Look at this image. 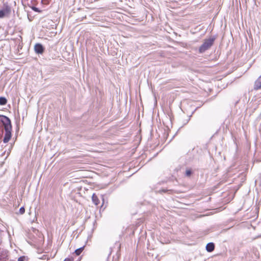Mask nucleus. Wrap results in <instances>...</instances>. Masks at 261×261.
Returning <instances> with one entry per match:
<instances>
[{"label": "nucleus", "instance_id": "obj_16", "mask_svg": "<svg viewBox=\"0 0 261 261\" xmlns=\"http://www.w3.org/2000/svg\"><path fill=\"white\" fill-rule=\"evenodd\" d=\"M120 15V14L119 13H118L117 15L115 14V18H120V17L119 16Z\"/></svg>", "mask_w": 261, "mask_h": 261}, {"label": "nucleus", "instance_id": "obj_1", "mask_svg": "<svg viewBox=\"0 0 261 261\" xmlns=\"http://www.w3.org/2000/svg\"><path fill=\"white\" fill-rule=\"evenodd\" d=\"M215 40V37L210 38L207 39H205L203 44L199 48V53L202 54L206 50H208L213 45L214 41Z\"/></svg>", "mask_w": 261, "mask_h": 261}, {"label": "nucleus", "instance_id": "obj_5", "mask_svg": "<svg viewBox=\"0 0 261 261\" xmlns=\"http://www.w3.org/2000/svg\"><path fill=\"white\" fill-rule=\"evenodd\" d=\"M35 51L37 54H42L43 52V47L41 44H36L34 47Z\"/></svg>", "mask_w": 261, "mask_h": 261}, {"label": "nucleus", "instance_id": "obj_13", "mask_svg": "<svg viewBox=\"0 0 261 261\" xmlns=\"http://www.w3.org/2000/svg\"><path fill=\"white\" fill-rule=\"evenodd\" d=\"M24 212H25L24 208L23 207H20L19 210V214L22 215V214H24Z\"/></svg>", "mask_w": 261, "mask_h": 261}, {"label": "nucleus", "instance_id": "obj_3", "mask_svg": "<svg viewBox=\"0 0 261 261\" xmlns=\"http://www.w3.org/2000/svg\"><path fill=\"white\" fill-rule=\"evenodd\" d=\"M253 89L255 90H258L261 89V75L255 81Z\"/></svg>", "mask_w": 261, "mask_h": 261}, {"label": "nucleus", "instance_id": "obj_17", "mask_svg": "<svg viewBox=\"0 0 261 261\" xmlns=\"http://www.w3.org/2000/svg\"><path fill=\"white\" fill-rule=\"evenodd\" d=\"M64 261H70V260L69 258H66Z\"/></svg>", "mask_w": 261, "mask_h": 261}, {"label": "nucleus", "instance_id": "obj_19", "mask_svg": "<svg viewBox=\"0 0 261 261\" xmlns=\"http://www.w3.org/2000/svg\"><path fill=\"white\" fill-rule=\"evenodd\" d=\"M120 2H122V0H119Z\"/></svg>", "mask_w": 261, "mask_h": 261}, {"label": "nucleus", "instance_id": "obj_9", "mask_svg": "<svg viewBox=\"0 0 261 261\" xmlns=\"http://www.w3.org/2000/svg\"><path fill=\"white\" fill-rule=\"evenodd\" d=\"M7 100L5 97H0V105H5L7 103Z\"/></svg>", "mask_w": 261, "mask_h": 261}, {"label": "nucleus", "instance_id": "obj_8", "mask_svg": "<svg viewBox=\"0 0 261 261\" xmlns=\"http://www.w3.org/2000/svg\"><path fill=\"white\" fill-rule=\"evenodd\" d=\"M92 199L93 202L95 205H98L99 203V200L97 196L95 194H93L92 197Z\"/></svg>", "mask_w": 261, "mask_h": 261}, {"label": "nucleus", "instance_id": "obj_4", "mask_svg": "<svg viewBox=\"0 0 261 261\" xmlns=\"http://www.w3.org/2000/svg\"><path fill=\"white\" fill-rule=\"evenodd\" d=\"M11 129H7L5 130V135L4 138L3 139V141L4 143H7L10 140L11 137Z\"/></svg>", "mask_w": 261, "mask_h": 261}, {"label": "nucleus", "instance_id": "obj_15", "mask_svg": "<svg viewBox=\"0 0 261 261\" xmlns=\"http://www.w3.org/2000/svg\"><path fill=\"white\" fill-rule=\"evenodd\" d=\"M167 191V190L163 189V190H160V191H159V192H160V193H161V192L165 193V192H166Z\"/></svg>", "mask_w": 261, "mask_h": 261}, {"label": "nucleus", "instance_id": "obj_2", "mask_svg": "<svg viewBox=\"0 0 261 261\" xmlns=\"http://www.w3.org/2000/svg\"><path fill=\"white\" fill-rule=\"evenodd\" d=\"M0 120L5 126V129H11L12 126L10 120L5 116H1Z\"/></svg>", "mask_w": 261, "mask_h": 261}, {"label": "nucleus", "instance_id": "obj_7", "mask_svg": "<svg viewBox=\"0 0 261 261\" xmlns=\"http://www.w3.org/2000/svg\"><path fill=\"white\" fill-rule=\"evenodd\" d=\"M10 9L9 7H7L4 10H0V18H3L6 14L10 13Z\"/></svg>", "mask_w": 261, "mask_h": 261}, {"label": "nucleus", "instance_id": "obj_10", "mask_svg": "<svg viewBox=\"0 0 261 261\" xmlns=\"http://www.w3.org/2000/svg\"><path fill=\"white\" fill-rule=\"evenodd\" d=\"M84 247H81L75 250V253L76 255H79L83 251Z\"/></svg>", "mask_w": 261, "mask_h": 261}, {"label": "nucleus", "instance_id": "obj_18", "mask_svg": "<svg viewBox=\"0 0 261 261\" xmlns=\"http://www.w3.org/2000/svg\"><path fill=\"white\" fill-rule=\"evenodd\" d=\"M116 255L118 256V257H119V253H118V251H117V254H116Z\"/></svg>", "mask_w": 261, "mask_h": 261}, {"label": "nucleus", "instance_id": "obj_11", "mask_svg": "<svg viewBox=\"0 0 261 261\" xmlns=\"http://www.w3.org/2000/svg\"><path fill=\"white\" fill-rule=\"evenodd\" d=\"M18 261H28V257L25 256H22L18 258Z\"/></svg>", "mask_w": 261, "mask_h": 261}, {"label": "nucleus", "instance_id": "obj_12", "mask_svg": "<svg viewBox=\"0 0 261 261\" xmlns=\"http://www.w3.org/2000/svg\"><path fill=\"white\" fill-rule=\"evenodd\" d=\"M192 174V171L191 169H187L186 171L185 175L187 177H190Z\"/></svg>", "mask_w": 261, "mask_h": 261}, {"label": "nucleus", "instance_id": "obj_6", "mask_svg": "<svg viewBox=\"0 0 261 261\" xmlns=\"http://www.w3.org/2000/svg\"><path fill=\"white\" fill-rule=\"evenodd\" d=\"M215 249V244L213 242H210L207 244L206 246V250L208 252L213 251Z\"/></svg>", "mask_w": 261, "mask_h": 261}, {"label": "nucleus", "instance_id": "obj_14", "mask_svg": "<svg viewBox=\"0 0 261 261\" xmlns=\"http://www.w3.org/2000/svg\"><path fill=\"white\" fill-rule=\"evenodd\" d=\"M32 9L33 10H34L35 12H41V11L38 8H36V7H33L32 8Z\"/></svg>", "mask_w": 261, "mask_h": 261}]
</instances>
